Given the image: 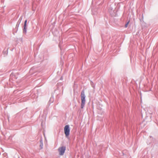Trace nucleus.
<instances>
[{
    "mask_svg": "<svg viewBox=\"0 0 158 158\" xmlns=\"http://www.w3.org/2000/svg\"><path fill=\"white\" fill-rule=\"evenodd\" d=\"M128 25V24L127 23L125 25V27H127V26Z\"/></svg>",
    "mask_w": 158,
    "mask_h": 158,
    "instance_id": "5",
    "label": "nucleus"
},
{
    "mask_svg": "<svg viewBox=\"0 0 158 158\" xmlns=\"http://www.w3.org/2000/svg\"><path fill=\"white\" fill-rule=\"evenodd\" d=\"M81 108H83L85 105V95L84 91H82L81 92Z\"/></svg>",
    "mask_w": 158,
    "mask_h": 158,
    "instance_id": "1",
    "label": "nucleus"
},
{
    "mask_svg": "<svg viewBox=\"0 0 158 158\" xmlns=\"http://www.w3.org/2000/svg\"><path fill=\"white\" fill-rule=\"evenodd\" d=\"M129 21L127 23V24H128L129 23Z\"/></svg>",
    "mask_w": 158,
    "mask_h": 158,
    "instance_id": "6",
    "label": "nucleus"
},
{
    "mask_svg": "<svg viewBox=\"0 0 158 158\" xmlns=\"http://www.w3.org/2000/svg\"><path fill=\"white\" fill-rule=\"evenodd\" d=\"M27 20H26L24 22V29H23V31H25V33H26V25H27Z\"/></svg>",
    "mask_w": 158,
    "mask_h": 158,
    "instance_id": "4",
    "label": "nucleus"
},
{
    "mask_svg": "<svg viewBox=\"0 0 158 158\" xmlns=\"http://www.w3.org/2000/svg\"><path fill=\"white\" fill-rule=\"evenodd\" d=\"M64 134L66 137H68L69 135L70 129L69 125H66L64 128Z\"/></svg>",
    "mask_w": 158,
    "mask_h": 158,
    "instance_id": "2",
    "label": "nucleus"
},
{
    "mask_svg": "<svg viewBox=\"0 0 158 158\" xmlns=\"http://www.w3.org/2000/svg\"><path fill=\"white\" fill-rule=\"evenodd\" d=\"M59 152L60 155H62L65 152V149H59Z\"/></svg>",
    "mask_w": 158,
    "mask_h": 158,
    "instance_id": "3",
    "label": "nucleus"
}]
</instances>
